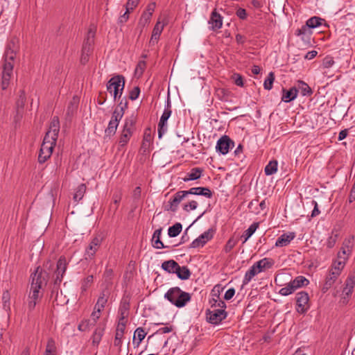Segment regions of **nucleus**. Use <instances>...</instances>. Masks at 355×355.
I'll list each match as a JSON object with an SVG mask.
<instances>
[{
	"label": "nucleus",
	"instance_id": "obj_55",
	"mask_svg": "<svg viewBox=\"0 0 355 355\" xmlns=\"http://www.w3.org/2000/svg\"><path fill=\"white\" fill-rule=\"evenodd\" d=\"M151 14L147 13V12H144L141 16L139 24L143 26H145L146 24L150 23L151 19Z\"/></svg>",
	"mask_w": 355,
	"mask_h": 355
},
{
	"label": "nucleus",
	"instance_id": "obj_42",
	"mask_svg": "<svg viewBox=\"0 0 355 355\" xmlns=\"http://www.w3.org/2000/svg\"><path fill=\"white\" fill-rule=\"evenodd\" d=\"M310 28L306 25L302 26L300 28H298L295 31V35L297 36H301L302 40H305L307 37H309L311 35V32L309 31Z\"/></svg>",
	"mask_w": 355,
	"mask_h": 355
},
{
	"label": "nucleus",
	"instance_id": "obj_36",
	"mask_svg": "<svg viewBox=\"0 0 355 355\" xmlns=\"http://www.w3.org/2000/svg\"><path fill=\"white\" fill-rule=\"evenodd\" d=\"M94 281L93 275H88L87 277L83 279L81 282V295H84L85 293L87 291V289L91 286Z\"/></svg>",
	"mask_w": 355,
	"mask_h": 355
},
{
	"label": "nucleus",
	"instance_id": "obj_17",
	"mask_svg": "<svg viewBox=\"0 0 355 355\" xmlns=\"http://www.w3.org/2000/svg\"><path fill=\"white\" fill-rule=\"evenodd\" d=\"M340 275L338 272L329 270V274L327 275L325 282L322 287V291L325 293L335 283Z\"/></svg>",
	"mask_w": 355,
	"mask_h": 355
},
{
	"label": "nucleus",
	"instance_id": "obj_51",
	"mask_svg": "<svg viewBox=\"0 0 355 355\" xmlns=\"http://www.w3.org/2000/svg\"><path fill=\"white\" fill-rule=\"evenodd\" d=\"M26 103V96L25 92L24 90L20 91V94L19 95V97L17 100L16 104L18 109V111L20 109H23Z\"/></svg>",
	"mask_w": 355,
	"mask_h": 355
},
{
	"label": "nucleus",
	"instance_id": "obj_10",
	"mask_svg": "<svg viewBox=\"0 0 355 355\" xmlns=\"http://www.w3.org/2000/svg\"><path fill=\"white\" fill-rule=\"evenodd\" d=\"M234 146V141L227 135L221 137L217 141L216 150L222 155H226Z\"/></svg>",
	"mask_w": 355,
	"mask_h": 355
},
{
	"label": "nucleus",
	"instance_id": "obj_35",
	"mask_svg": "<svg viewBox=\"0 0 355 355\" xmlns=\"http://www.w3.org/2000/svg\"><path fill=\"white\" fill-rule=\"evenodd\" d=\"M136 123V119L134 116H131L128 118H126L125 120V123L123 125V130H126L130 132V133H133L135 130V125Z\"/></svg>",
	"mask_w": 355,
	"mask_h": 355
},
{
	"label": "nucleus",
	"instance_id": "obj_24",
	"mask_svg": "<svg viewBox=\"0 0 355 355\" xmlns=\"http://www.w3.org/2000/svg\"><path fill=\"white\" fill-rule=\"evenodd\" d=\"M203 169L201 168H193L189 173L183 178L184 182L196 180L202 176Z\"/></svg>",
	"mask_w": 355,
	"mask_h": 355
},
{
	"label": "nucleus",
	"instance_id": "obj_15",
	"mask_svg": "<svg viewBox=\"0 0 355 355\" xmlns=\"http://www.w3.org/2000/svg\"><path fill=\"white\" fill-rule=\"evenodd\" d=\"M95 31L89 28L84 40L82 50L85 53H91L94 43Z\"/></svg>",
	"mask_w": 355,
	"mask_h": 355
},
{
	"label": "nucleus",
	"instance_id": "obj_19",
	"mask_svg": "<svg viewBox=\"0 0 355 355\" xmlns=\"http://www.w3.org/2000/svg\"><path fill=\"white\" fill-rule=\"evenodd\" d=\"M187 195H200L206 198H211L213 196L212 192L208 187H192L188 191H185Z\"/></svg>",
	"mask_w": 355,
	"mask_h": 355
},
{
	"label": "nucleus",
	"instance_id": "obj_22",
	"mask_svg": "<svg viewBox=\"0 0 355 355\" xmlns=\"http://www.w3.org/2000/svg\"><path fill=\"white\" fill-rule=\"evenodd\" d=\"M282 92L283 95L282 97V101L285 103H289L293 101L297 97L298 89L296 87H293L288 90L283 89Z\"/></svg>",
	"mask_w": 355,
	"mask_h": 355
},
{
	"label": "nucleus",
	"instance_id": "obj_40",
	"mask_svg": "<svg viewBox=\"0 0 355 355\" xmlns=\"http://www.w3.org/2000/svg\"><path fill=\"white\" fill-rule=\"evenodd\" d=\"M182 229V224L180 223H176L173 225L169 227L168 230V234L170 237H175L180 234Z\"/></svg>",
	"mask_w": 355,
	"mask_h": 355
},
{
	"label": "nucleus",
	"instance_id": "obj_50",
	"mask_svg": "<svg viewBox=\"0 0 355 355\" xmlns=\"http://www.w3.org/2000/svg\"><path fill=\"white\" fill-rule=\"evenodd\" d=\"M10 295L8 291H5L2 295V301L3 309L6 311L10 310Z\"/></svg>",
	"mask_w": 355,
	"mask_h": 355
},
{
	"label": "nucleus",
	"instance_id": "obj_3",
	"mask_svg": "<svg viewBox=\"0 0 355 355\" xmlns=\"http://www.w3.org/2000/svg\"><path fill=\"white\" fill-rule=\"evenodd\" d=\"M107 90L113 95L114 99L121 98L125 87V78L122 75H116L111 78L107 83Z\"/></svg>",
	"mask_w": 355,
	"mask_h": 355
},
{
	"label": "nucleus",
	"instance_id": "obj_13",
	"mask_svg": "<svg viewBox=\"0 0 355 355\" xmlns=\"http://www.w3.org/2000/svg\"><path fill=\"white\" fill-rule=\"evenodd\" d=\"M166 24V21H161L159 19H158L152 32V35L149 41L150 46H153L157 43L162 32Z\"/></svg>",
	"mask_w": 355,
	"mask_h": 355
},
{
	"label": "nucleus",
	"instance_id": "obj_14",
	"mask_svg": "<svg viewBox=\"0 0 355 355\" xmlns=\"http://www.w3.org/2000/svg\"><path fill=\"white\" fill-rule=\"evenodd\" d=\"M12 71V66L10 63L3 64L1 78V88L3 90L6 89L9 86Z\"/></svg>",
	"mask_w": 355,
	"mask_h": 355
},
{
	"label": "nucleus",
	"instance_id": "obj_7",
	"mask_svg": "<svg viewBox=\"0 0 355 355\" xmlns=\"http://www.w3.org/2000/svg\"><path fill=\"white\" fill-rule=\"evenodd\" d=\"M101 243L102 238L99 236H96L92 239L89 245L85 249V258L86 260L94 259L96 252L101 247Z\"/></svg>",
	"mask_w": 355,
	"mask_h": 355
},
{
	"label": "nucleus",
	"instance_id": "obj_63",
	"mask_svg": "<svg viewBox=\"0 0 355 355\" xmlns=\"http://www.w3.org/2000/svg\"><path fill=\"white\" fill-rule=\"evenodd\" d=\"M121 195L119 193H114L113 195V204L111 205V208H112L114 211L118 209L119 204L121 201Z\"/></svg>",
	"mask_w": 355,
	"mask_h": 355
},
{
	"label": "nucleus",
	"instance_id": "obj_25",
	"mask_svg": "<svg viewBox=\"0 0 355 355\" xmlns=\"http://www.w3.org/2000/svg\"><path fill=\"white\" fill-rule=\"evenodd\" d=\"M162 234V228L156 230L153 235L152 238V243L153 246L156 249H163L166 248L163 243V242L160 240V236Z\"/></svg>",
	"mask_w": 355,
	"mask_h": 355
},
{
	"label": "nucleus",
	"instance_id": "obj_38",
	"mask_svg": "<svg viewBox=\"0 0 355 355\" xmlns=\"http://www.w3.org/2000/svg\"><path fill=\"white\" fill-rule=\"evenodd\" d=\"M104 332V326H98L92 335V343L94 345H98L101 340Z\"/></svg>",
	"mask_w": 355,
	"mask_h": 355
},
{
	"label": "nucleus",
	"instance_id": "obj_52",
	"mask_svg": "<svg viewBox=\"0 0 355 355\" xmlns=\"http://www.w3.org/2000/svg\"><path fill=\"white\" fill-rule=\"evenodd\" d=\"M354 288L345 286L343 290V302L345 303L348 302V299L352 294Z\"/></svg>",
	"mask_w": 355,
	"mask_h": 355
},
{
	"label": "nucleus",
	"instance_id": "obj_64",
	"mask_svg": "<svg viewBox=\"0 0 355 355\" xmlns=\"http://www.w3.org/2000/svg\"><path fill=\"white\" fill-rule=\"evenodd\" d=\"M140 0H128L125 4V9L128 12L132 10L137 6Z\"/></svg>",
	"mask_w": 355,
	"mask_h": 355
},
{
	"label": "nucleus",
	"instance_id": "obj_21",
	"mask_svg": "<svg viewBox=\"0 0 355 355\" xmlns=\"http://www.w3.org/2000/svg\"><path fill=\"white\" fill-rule=\"evenodd\" d=\"M110 291L108 288H105L103 290V291L101 293L100 296L98 298L97 302L95 304L94 309H98V310H102L104 309L107 302V299L110 296Z\"/></svg>",
	"mask_w": 355,
	"mask_h": 355
},
{
	"label": "nucleus",
	"instance_id": "obj_41",
	"mask_svg": "<svg viewBox=\"0 0 355 355\" xmlns=\"http://www.w3.org/2000/svg\"><path fill=\"white\" fill-rule=\"evenodd\" d=\"M85 191L86 185L85 184H80L76 190L73 196V200L76 202L80 200L83 198Z\"/></svg>",
	"mask_w": 355,
	"mask_h": 355
},
{
	"label": "nucleus",
	"instance_id": "obj_29",
	"mask_svg": "<svg viewBox=\"0 0 355 355\" xmlns=\"http://www.w3.org/2000/svg\"><path fill=\"white\" fill-rule=\"evenodd\" d=\"M146 333L142 327L136 329L133 336V344L138 347L146 337Z\"/></svg>",
	"mask_w": 355,
	"mask_h": 355
},
{
	"label": "nucleus",
	"instance_id": "obj_4",
	"mask_svg": "<svg viewBox=\"0 0 355 355\" xmlns=\"http://www.w3.org/2000/svg\"><path fill=\"white\" fill-rule=\"evenodd\" d=\"M227 316V312L224 309L213 310L207 309L206 311V318L208 322L217 325L224 320Z\"/></svg>",
	"mask_w": 355,
	"mask_h": 355
},
{
	"label": "nucleus",
	"instance_id": "obj_56",
	"mask_svg": "<svg viewBox=\"0 0 355 355\" xmlns=\"http://www.w3.org/2000/svg\"><path fill=\"white\" fill-rule=\"evenodd\" d=\"M124 113L123 112L119 111L118 108H115L112 113V116L111 120L114 122H116L119 124V121L122 119Z\"/></svg>",
	"mask_w": 355,
	"mask_h": 355
},
{
	"label": "nucleus",
	"instance_id": "obj_11",
	"mask_svg": "<svg viewBox=\"0 0 355 355\" xmlns=\"http://www.w3.org/2000/svg\"><path fill=\"white\" fill-rule=\"evenodd\" d=\"M214 233V231L212 229H209L208 230L205 231L202 234H200L197 239L192 241V243L190 245V248H197L199 247H202L213 238Z\"/></svg>",
	"mask_w": 355,
	"mask_h": 355
},
{
	"label": "nucleus",
	"instance_id": "obj_54",
	"mask_svg": "<svg viewBox=\"0 0 355 355\" xmlns=\"http://www.w3.org/2000/svg\"><path fill=\"white\" fill-rule=\"evenodd\" d=\"M37 300L33 298H29L28 296L27 300V309H28V317L31 316V313L35 309L37 304Z\"/></svg>",
	"mask_w": 355,
	"mask_h": 355
},
{
	"label": "nucleus",
	"instance_id": "obj_39",
	"mask_svg": "<svg viewBox=\"0 0 355 355\" xmlns=\"http://www.w3.org/2000/svg\"><path fill=\"white\" fill-rule=\"evenodd\" d=\"M325 21L324 19L319 17H312L306 21V26L310 28H315L322 25Z\"/></svg>",
	"mask_w": 355,
	"mask_h": 355
},
{
	"label": "nucleus",
	"instance_id": "obj_34",
	"mask_svg": "<svg viewBox=\"0 0 355 355\" xmlns=\"http://www.w3.org/2000/svg\"><path fill=\"white\" fill-rule=\"evenodd\" d=\"M297 89L300 90L302 96H311L313 94L311 88L302 80L297 82Z\"/></svg>",
	"mask_w": 355,
	"mask_h": 355
},
{
	"label": "nucleus",
	"instance_id": "obj_32",
	"mask_svg": "<svg viewBox=\"0 0 355 355\" xmlns=\"http://www.w3.org/2000/svg\"><path fill=\"white\" fill-rule=\"evenodd\" d=\"M293 286H295V289L307 286L309 281L304 276H297L293 281L290 282Z\"/></svg>",
	"mask_w": 355,
	"mask_h": 355
},
{
	"label": "nucleus",
	"instance_id": "obj_6",
	"mask_svg": "<svg viewBox=\"0 0 355 355\" xmlns=\"http://www.w3.org/2000/svg\"><path fill=\"white\" fill-rule=\"evenodd\" d=\"M69 262L64 256H61L57 261L56 270L54 272L55 276L54 284L58 285L62 281L64 275L67 269Z\"/></svg>",
	"mask_w": 355,
	"mask_h": 355
},
{
	"label": "nucleus",
	"instance_id": "obj_62",
	"mask_svg": "<svg viewBox=\"0 0 355 355\" xmlns=\"http://www.w3.org/2000/svg\"><path fill=\"white\" fill-rule=\"evenodd\" d=\"M197 206L198 202L195 200H191L189 202L184 205L183 209L186 211H189L190 210L196 209Z\"/></svg>",
	"mask_w": 355,
	"mask_h": 355
},
{
	"label": "nucleus",
	"instance_id": "obj_44",
	"mask_svg": "<svg viewBox=\"0 0 355 355\" xmlns=\"http://www.w3.org/2000/svg\"><path fill=\"white\" fill-rule=\"evenodd\" d=\"M119 124L116 122L112 121V120L110 121L108 123L107 128L105 130V136L111 137L113 136L117 129Z\"/></svg>",
	"mask_w": 355,
	"mask_h": 355
},
{
	"label": "nucleus",
	"instance_id": "obj_18",
	"mask_svg": "<svg viewBox=\"0 0 355 355\" xmlns=\"http://www.w3.org/2000/svg\"><path fill=\"white\" fill-rule=\"evenodd\" d=\"M295 238V232L284 233L277 239L275 246L279 248L287 246Z\"/></svg>",
	"mask_w": 355,
	"mask_h": 355
},
{
	"label": "nucleus",
	"instance_id": "obj_16",
	"mask_svg": "<svg viewBox=\"0 0 355 355\" xmlns=\"http://www.w3.org/2000/svg\"><path fill=\"white\" fill-rule=\"evenodd\" d=\"M17 55V50L15 46V43L11 42L8 44L4 54L5 62L4 64L10 63L12 67H14V61Z\"/></svg>",
	"mask_w": 355,
	"mask_h": 355
},
{
	"label": "nucleus",
	"instance_id": "obj_33",
	"mask_svg": "<svg viewBox=\"0 0 355 355\" xmlns=\"http://www.w3.org/2000/svg\"><path fill=\"white\" fill-rule=\"evenodd\" d=\"M278 162L277 160H271L266 166L264 172L266 175H271L277 171Z\"/></svg>",
	"mask_w": 355,
	"mask_h": 355
},
{
	"label": "nucleus",
	"instance_id": "obj_30",
	"mask_svg": "<svg viewBox=\"0 0 355 355\" xmlns=\"http://www.w3.org/2000/svg\"><path fill=\"white\" fill-rule=\"evenodd\" d=\"M347 260V257H343V259H338L333 263V264L331 267V270H332L333 271L338 272L339 275H340L341 271L343 270V269L344 268V267L345 266V263H346Z\"/></svg>",
	"mask_w": 355,
	"mask_h": 355
},
{
	"label": "nucleus",
	"instance_id": "obj_28",
	"mask_svg": "<svg viewBox=\"0 0 355 355\" xmlns=\"http://www.w3.org/2000/svg\"><path fill=\"white\" fill-rule=\"evenodd\" d=\"M175 274L181 280H187L190 278L191 272L187 266H180L179 265V269H176Z\"/></svg>",
	"mask_w": 355,
	"mask_h": 355
},
{
	"label": "nucleus",
	"instance_id": "obj_59",
	"mask_svg": "<svg viewBox=\"0 0 355 355\" xmlns=\"http://www.w3.org/2000/svg\"><path fill=\"white\" fill-rule=\"evenodd\" d=\"M265 269H269L274 265V261L270 258H263L259 261Z\"/></svg>",
	"mask_w": 355,
	"mask_h": 355
},
{
	"label": "nucleus",
	"instance_id": "obj_53",
	"mask_svg": "<svg viewBox=\"0 0 355 355\" xmlns=\"http://www.w3.org/2000/svg\"><path fill=\"white\" fill-rule=\"evenodd\" d=\"M41 288H39V286H31L30 288V293L28 294L29 298H33L38 300L40 297V293Z\"/></svg>",
	"mask_w": 355,
	"mask_h": 355
},
{
	"label": "nucleus",
	"instance_id": "obj_48",
	"mask_svg": "<svg viewBox=\"0 0 355 355\" xmlns=\"http://www.w3.org/2000/svg\"><path fill=\"white\" fill-rule=\"evenodd\" d=\"M275 80V75L273 72H270L268 77L264 80L263 87L265 89L270 90Z\"/></svg>",
	"mask_w": 355,
	"mask_h": 355
},
{
	"label": "nucleus",
	"instance_id": "obj_43",
	"mask_svg": "<svg viewBox=\"0 0 355 355\" xmlns=\"http://www.w3.org/2000/svg\"><path fill=\"white\" fill-rule=\"evenodd\" d=\"M55 343L53 338H49L47 341L45 350V355H55Z\"/></svg>",
	"mask_w": 355,
	"mask_h": 355
},
{
	"label": "nucleus",
	"instance_id": "obj_26",
	"mask_svg": "<svg viewBox=\"0 0 355 355\" xmlns=\"http://www.w3.org/2000/svg\"><path fill=\"white\" fill-rule=\"evenodd\" d=\"M130 309V303L126 300H123L119 307L120 318L119 322H125V319L128 317Z\"/></svg>",
	"mask_w": 355,
	"mask_h": 355
},
{
	"label": "nucleus",
	"instance_id": "obj_57",
	"mask_svg": "<svg viewBox=\"0 0 355 355\" xmlns=\"http://www.w3.org/2000/svg\"><path fill=\"white\" fill-rule=\"evenodd\" d=\"M78 101L75 98H73V101H71L67 107V114H73L78 107Z\"/></svg>",
	"mask_w": 355,
	"mask_h": 355
},
{
	"label": "nucleus",
	"instance_id": "obj_61",
	"mask_svg": "<svg viewBox=\"0 0 355 355\" xmlns=\"http://www.w3.org/2000/svg\"><path fill=\"white\" fill-rule=\"evenodd\" d=\"M140 94V88L137 86L135 87L130 92L129 94V98L132 101L136 100Z\"/></svg>",
	"mask_w": 355,
	"mask_h": 355
},
{
	"label": "nucleus",
	"instance_id": "obj_23",
	"mask_svg": "<svg viewBox=\"0 0 355 355\" xmlns=\"http://www.w3.org/2000/svg\"><path fill=\"white\" fill-rule=\"evenodd\" d=\"M209 23L211 24L212 30L219 29L222 27V17L216 11V10L211 12Z\"/></svg>",
	"mask_w": 355,
	"mask_h": 355
},
{
	"label": "nucleus",
	"instance_id": "obj_47",
	"mask_svg": "<svg viewBox=\"0 0 355 355\" xmlns=\"http://www.w3.org/2000/svg\"><path fill=\"white\" fill-rule=\"evenodd\" d=\"M114 276V271L112 268H106L103 273V279L107 285L112 284V280Z\"/></svg>",
	"mask_w": 355,
	"mask_h": 355
},
{
	"label": "nucleus",
	"instance_id": "obj_46",
	"mask_svg": "<svg viewBox=\"0 0 355 355\" xmlns=\"http://www.w3.org/2000/svg\"><path fill=\"white\" fill-rule=\"evenodd\" d=\"M132 134L126 130H122L119 143L121 146H124L127 144Z\"/></svg>",
	"mask_w": 355,
	"mask_h": 355
},
{
	"label": "nucleus",
	"instance_id": "obj_2",
	"mask_svg": "<svg viewBox=\"0 0 355 355\" xmlns=\"http://www.w3.org/2000/svg\"><path fill=\"white\" fill-rule=\"evenodd\" d=\"M164 297L176 307L182 308L191 301V295L175 286L169 288L165 293Z\"/></svg>",
	"mask_w": 355,
	"mask_h": 355
},
{
	"label": "nucleus",
	"instance_id": "obj_49",
	"mask_svg": "<svg viewBox=\"0 0 355 355\" xmlns=\"http://www.w3.org/2000/svg\"><path fill=\"white\" fill-rule=\"evenodd\" d=\"M295 291V286H293L291 283L289 282L285 287L280 289L279 293L282 295L287 296L292 294Z\"/></svg>",
	"mask_w": 355,
	"mask_h": 355
},
{
	"label": "nucleus",
	"instance_id": "obj_58",
	"mask_svg": "<svg viewBox=\"0 0 355 355\" xmlns=\"http://www.w3.org/2000/svg\"><path fill=\"white\" fill-rule=\"evenodd\" d=\"M345 286L354 288L355 286V271L350 272L345 281Z\"/></svg>",
	"mask_w": 355,
	"mask_h": 355
},
{
	"label": "nucleus",
	"instance_id": "obj_1",
	"mask_svg": "<svg viewBox=\"0 0 355 355\" xmlns=\"http://www.w3.org/2000/svg\"><path fill=\"white\" fill-rule=\"evenodd\" d=\"M60 131V121L54 116L51 122L49 131L46 133L38 155V162L44 163L51 155L55 146Z\"/></svg>",
	"mask_w": 355,
	"mask_h": 355
},
{
	"label": "nucleus",
	"instance_id": "obj_60",
	"mask_svg": "<svg viewBox=\"0 0 355 355\" xmlns=\"http://www.w3.org/2000/svg\"><path fill=\"white\" fill-rule=\"evenodd\" d=\"M232 79L236 85L243 87L244 85L243 79L241 75L239 73H234L232 75Z\"/></svg>",
	"mask_w": 355,
	"mask_h": 355
},
{
	"label": "nucleus",
	"instance_id": "obj_12",
	"mask_svg": "<svg viewBox=\"0 0 355 355\" xmlns=\"http://www.w3.org/2000/svg\"><path fill=\"white\" fill-rule=\"evenodd\" d=\"M171 113L172 110H168L164 109V112L160 117L157 127V133L159 139H161L167 131V121L168 118L171 116Z\"/></svg>",
	"mask_w": 355,
	"mask_h": 355
},
{
	"label": "nucleus",
	"instance_id": "obj_8",
	"mask_svg": "<svg viewBox=\"0 0 355 355\" xmlns=\"http://www.w3.org/2000/svg\"><path fill=\"white\" fill-rule=\"evenodd\" d=\"M47 276V274L40 266L37 267L34 273L31 275L32 279L31 286L42 288L43 285L46 284Z\"/></svg>",
	"mask_w": 355,
	"mask_h": 355
},
{
	"label": "nucleus",
	"instance_id": "obj_37",
	"mask_svg": "<svg viewBox=\"0 0 355 355\" xmlns=\"http://www.w3.org/2000/svg\"><path fill=\"white\" fill-rule=\"evenodd\" d=\"M257 274H259V272L252 265L245 274V276L243 279V285H247L252 279V278Z\"/></svg>",
	"mask_w": 355,
	"mask_h": 355
},
{
	"label": "nucleus",
	"instance_id": "obj_5",
	"mask_svg": "<svg viewBox=\"0 0 355 355\" xmlns=\"http://www.w3.org/2000/svg\"><path fill=\"white\" fill-rule=\"evenodd\" d=\"M296 311L300 314H304L309 309V297L305 291H301L296 294Z\"/></svg>",
	"mask_w": 355,
	"mask_h": 355
},
{
	"label": "nucleus",
	"instance_id": "obj_31",
	"mask_svg": "<svg viewBox=\"0 0 355 355\" xmlns=\"http://www.w3.org/2000/svg\"><path fill=\"white\" fill-rule=\"evenodd\" d=\"M259 227L258 223H253L241 236V239H243V243H245L249 238L255 232L257 229Z\"/></svg>",
	"mask_w": 355,
	"mask_h": 355
},
{
	"label": "nucleus",
	"instance_id": "obj_20",
	"mask_svg": "<svg viewBox=\"0 0 355 355\" xmlns=\"http://www.w3.org/2000/svg\"><path fill=\"white\" fill-rule=\"evenodd\" d=\"M125 329V322H119L115 337H114V345L116 347H121L122 345V338L123 336L124 332Z\"/></svg>",
	"mask_w": 355,
	"mask_h": 355
},
{
	"label": "nucleus",
	"instance_id": "obj_27",
	"mask_svg": "<svg viewBox=\"0 0 355 355\" xmlns=\"http://www.w3.org/2000/svg\"><path fill=\"white\" fill-rule=\"evenodd\" d=\"M161 267L168 273H175L176 269H179V264L173 259H171L164 261Z\"/></svg>",
	"mask_w": 355,
	"mask_h": 355
},
{
	"label": "nucleus",
	"instance_id": "obj_45",
	"mask_svg": "<svg viewBox=\"0 0 355 355\" xmlns=\"http://www.w3.org/2000/svg\"><path fill=\"white\" fill-rule=\"evenodd\" d=\"M339 238V233L337 230H333L331 236L329 237L327 245L329 248H332Z\"/></svg>",
	"mask_w": 355,
	"mask_h": 355
},
{
	"label": "nucleus",
	"instance_id": "obj_9",
	"mask_svg": "<svg viewBox=\"0 0 355 355\" xmlns=\"http://www.w3.org/2000/svg\"><path fill=\"white\" fill-rule=\"evenodd\" d=\"M187 196V195L185 191H178L168 202V205L164 208L165 210L175 212L178 210L180 202Z\"/></svg>",
	"mask_w": 355,
	"mask_h": 355
}]
</instances>
